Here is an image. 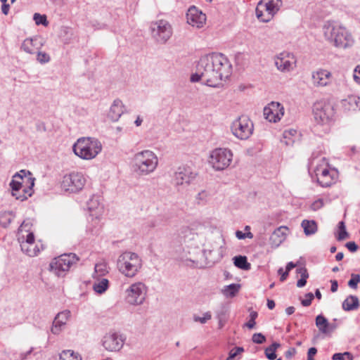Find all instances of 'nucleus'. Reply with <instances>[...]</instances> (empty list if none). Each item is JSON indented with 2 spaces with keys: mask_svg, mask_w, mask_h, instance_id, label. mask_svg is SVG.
<instances>
[{
  "mask_svg": "<svg viewBox=\"0 0 360 360\" xmlns=\"http://www.w3.org/2000/svg\"><path fill=\"white\" fill-rule=\"evenodd\" d=\"M231 70V64L224 54L212 53L200 58L196 72L191 75V81H201L209 86L217 87L230 77Z\"/></svg>",
  "mask_w": 360,
  "mask_h": 360,
  "instance_id": "obj_1",
  "label": "nucleus"
},
{
  "mask_svg": "<svg viewBox=\"0 0 360 360\" xmlns=\"http://www.w3.org/2000/svg\"><path fill=\"white\" fill-rule=\"evenodd\" d=\"M327 41L338 49H347L354 44L352 34L345 27L332 22H327L323 27Z\"/></svg>",
  "mask_w": 360,
  "mask_h": 360,
  "instance_id": "obj_2",
  "label": "nucleus"
},
{
  "mask_svg": "<svg viewBox=\"0 0 360 360\" xmlns=\"http://www.w3.org/2000/svg\"><path fill=\"white\" fill-rule=\"evenodd\" d=\"M31 175L29 171L22 169L13 176L9 185L12 189L11 194L16 200L24 201L32 195L34 178Z\"/></svg>",
  "mask_w": 360,
  "mask_h": 360,
  "instance_id": "obj_3",
  "label": "nucleus"
},
{
  "mask_svg": "<svg viewBox=\"0 0 360 360\" xmlns=\"http://www.w3.org/2000/svg\"><path fill=\"white\" fill-rule=\"evenodd\" d=\"M158 162V158L154 152L144 150L134 155L133 169L139 176H147L156 169Z\"/></svg>",
  "mask_w": 360,
  "mask_h": 360,
  "instance_id": "obj_4",
  "label": "nucleus"
},
{
  "mask_svg": "<svg viewBox=\"0 0 360 360\" xmlns=\"http://www.w3.org/2000/svg\"><path fill=\"white\" fill-rule=\"evenodd\" d=\"M198 235L191 231H186L184 236V245L182 251L179 254V259L186 265L198 264L200 257L202 255V250L196 245Z\"/></svg>",
  "mask_w": 360,
  "mask_h": 360,
  "instance_id": "obj_5",
  "label": "nucleus"
},
{
  "mask_svg": "<svg viewBox=\"0 0 360 360\" xmlns=\"http://www.w3.org/2000/svg\"><path fill=\"white\" fill-rule=\"evenodd\" d=\"M119 271L128 278L134 277L142 267V259L132 252H124L121 254L117 262Z\"/></svg>",
  "mask_w": 360,
  "mask_h": 360,
  "instance_id": "obj_6",
  "label": "nucleus"
},
{
  "mask_svg": "<svg viewBox=\"0 0 360 360\" xmlns=\"http://www.w3.org/2000/svg\"><path fill=\"white\" fill-rule=\"evenodd\" d=\"M101 150V143L97 139L91 137L80 138L73 146L75 154L84 160L96 158Z\"/></svg>",
  "mask_w": 360,
  "mask_h": 360,
  "instance_id": "obj_7",
  "label": "nucleus"
},
{
  "mask_svg": "<svg viewBox=\"0 0 360 360\" xmlns=\"http://www.w3.org/2000/svg\"><path fill=\"white\" fill-rule=\"evenodd\" d=\"M311 165L314 166L317 182L322 187L330 186L335 182L337 174L335 171L328 169V163L325 158L323 157L321 159L313 158Z\"/></svg>",
  "mask_w": 360,
  "mask_h": 360,
  "instance_id": "obj_8",
  "label": "nucleus"
},
{
  "mask_svg": "<svg viewBox=\"0 0 360 360\" xmlns=\"http://www.w3.org/2000/svg\"><path fill=\"white\" fill-rule=\"evenodd\" d=\"M282 6L281 0H261L256 8L257 18L262 22H269Z\"/></svg>",
  "mask_w": 360,
  "mask_h": 360,
  "instance_id": "obj_9",
  "label": "nucleus"
},
{
  "mask_svg": "<svg viewBox=\"0 0 360 360\" xmlns=\"http://www.w3.org/2000/svg\"><path fill=\"white\" fill-rule=\"evenodd\" d=\"M233 153L227 148H218L212 150L209 157V162L214 169L224 170L232 162Z\"/></svg>",
  "mask_w": 360,
  "mask_h": 360,
  "instance_id": "obj_10",
  "label": "nucleus"
},
{
  "mask_svg": "<svg viewBox=\"0 0 360 360\" xmlns=\"http://www.w3.org/2000/svg\"><path fill=\"white\" fill-rule=\"evenodd\" d=\"M313 115L315 122L320 125H328L334 117L333 107L328 102L319 101L313 105Z\"/></svg>",
  "mask_w": 360,
  "mask_h": 360,
  "instance_id": "obj_11",
  "label": "nucleus"
},
{
  "mask_svg": "<svg viewBox=\"0 0 360 360\" xmlns=\"http://www.w3.org/2000/svg\"><path fill=\"white\" fill-rule=\"evenodd\" d=\"M78 261L79 257L74 253L63 254L53 259L50 269L58 276H63Z\"/></svg>",
  "mask_w": 360,
  "mask_h": 360,
  "instance_id": "obj_12",
  "label": "nucleus"
},
{
  "mask_svg": "<svg viewBox=\"0 0 360 360\" xmlns=\"http://www.w3.org/2000/svg\"><path fill=\"white\" fill-rule=\"evenodd\" d=\"M147 291L148 288L143 283H134L125 290V301L130 305H141L146 300Z\"/></svg>",
  "mask_w": 360,
  "mask_h": 360,
  "instance_id": "obj_13",
  "label": "nucleus"
},
{
  "mask_svg": "<svg viewBox=\"0 0 360 360\" xmlns=\"http://www.w3.org/2000/svg\"><path fill=\"white\" fill-rule=\"evenodd\" d=\"M231 129L236 138L246 140L252 135L254 126L248 117L242 115L232 122Z\"/></svg>",
  "mask_w": 360,
  "mask_h": 360,
  "instance_id": "obj_14",
  "label": "nucleus"
},
{
  "mask_svg": "<svg viewBox=\"0 0 360 360\" xmlns=\"http://www.w3.org/2000/svg\"><path fill=\"white\" fill-rule=\"evenodd\" d=\"M153 38L160 44H165L172 35V27L166 20H159L150 24Z\"/></svg>",
  "mask_w": 360,
  "mask_h": 360,
  "instance_id": "obj_15",
  "label": "nucleus"
},
{
  "mask_svg": "<svg viewBox=\"0 0 360 360\" xmlns=\"http://www.w3.org/2000/svg\"><path fill=\"white\" fill-rule=\"evenodd\" d=\"M86 183L84 175L79 172H72L63 176L61 187L65 191L76 193L81 191Z\"/></svg>",
  "mask_w": 360,
  "mask_h": 360,
  "instance_id": "obj_16",
  "label": "nucleus"
},
{
  "mask_svg": "<svg viewBox=\"0 0 360 360\" xmlns=\"http://www.w3.org/2000/svg\"><path fill=\"white\" fill-rule=\"evenodd\" d=\"M198 174L189 167H180L174 172L173 183L175 186H188L196 178Z\"/></svg>",
  "mask_w": 360,
  "mask_h": 360,
  "instance_id": "obj_17",
  "label": "nucleus"
},
{
  "mask_svg": "<svg viewBox=\"0 0 360 360\" xmlns=\"http://www.w3.org/2000/svg\"><path fill=\"white\" fill-rule=\"evenodd\" d=\"M275 65L282 72L292 71L297 66V59L291 53L283 52L275 59Z\"/></svg>",
  "mask_w": 360,
  "mask_h": 360,
  "instance_id": "obj_18",
  "label": "nucleus"
},
{
  "mask_svg": "<svg viewBox=\"0 0 360 360\" xmlns=\"http://www.w3.org/2000/svg\"><path fill=\"white\" fill-rule=\"evenodd\" d=\"M125 338L120 333L110 332L103 339V345L106 350L110 352L120 351L124 343Z\"/></svg>",
  "mask_w": 360,
  "mask_h": 360,
  "instance_id": "obj_19",
  "label": "nucleus"
},
{
  "mask_svg": "<svg viewBox=\"0 0 360 360\" xmlns=\"http://www.w3.org/2000/svg\"><path fill=\"white\" fill-rule=\"evenodd\" d=\"M284 115V108L278 102H271L264 108V116L269 122H276Z\"/></svg>",
  "mask_w": 360,
  "mask_h": 360,
  "instance_id": "obj_20",
  "label": "nucleus"
},
{
  "mask_svg": "<svg viewBox=\"0 0 360 360\" xmlns=\"http://www.w3.org/2000/svg\"><path fill=\"white\" fill-rule=\"evenodd\" d=\"M332 74L326 69L319 68L311 72V83L315 87H323L330 84Z\"/></svg>",
  "mask_w": 360,
  "mask_h": 360,
  "instance_id": "obj_21",
  "label": "nucleus"
},
{
  "mask_svg": "<svg viewBox=\"0 0 360 360\" xmlns=\"http://www.w3.org/2000/svg\"><path fill=\"white\" fill-rule=\"evenodd\" d=\"M187 22L193 27H202L206 21V15L195 6H191L186 13Z\"/></svg>",
  "mask_w": 360,
  "mask_h": 360,
  "instance_id": "obj_22",
  "label": "nucleus"
},
{
  "mask_svg": "<svg viewBox=\"0 0 360 360\" xmlns=\"http://www.w3.org/2000/svg\"><path fill=\"white\" fill-rule=\"evenodd\" d=\"M87 208L92 219H98L103 212V206L98 196L94 195L87 202Z\"/></svg>",
  "mask_w": 360,
  "mask_h": 360,
  "instance_id": "obj_23",
  "label": "nucleus"
},
{
  "mask_svg": "<svg viewBox=\"0 0 360 360\" xmlns=\"http://www.w3.org/2000/svg\"><path fill=\"white\" fill-rule=\"evenodd\" d=\"M70 316V311L65 310L58 313L54 319L53 326L51 327V333L56 335L62 330Z\"/></svg>",
  "mask_w": 360,
  "mask_h": 360,
  "instance_id": "obj_24",
  "label": "nucleus"
},
{
  "mask_svg": "<svg viewBox=\"0 0 360 360\" xmlns=\"http://www.w3.org/2000/svg\"><path fill=\"white\" fill-rule=\"evenodd\" d=\"M124 112V105L120 99H115L111 105L108 117L112 122L119 120L122 115Z\"/></svg>",
  "mask_w": 360,
  "mask_h": 360,
  "instance_id": "obj_25",
  "label": "nucleus"
},
{
  "mask_svg": "<svg viewBox=\"0 0 360 360\" xmlns=\"http://www.w3.org/2000/svg\"><path fill=\"white\" fill-rule=\"evenodd\" d=\"M288 228L280 226L276 229L270 236V242L273 247H278L285 239Z\"/></svg>",
  "mask_w": 360,
  "mask_h": 360,
  "instance_id": "obj_26",
  "label": "nucleus"
},
{
  "mask_svg": "<svg viewBox=\"0 0 360 360\" xmlns=\"http://www.w3.org/2000/svg\"><path fill=\"white\" fill-rule=\"evenodd\" d=\"M41 46L42 44H37V38H27L22 41L20 49L27 53L34 54Z\"/></svg>",
  "mask_w": 360,
  "mask_h": 360,
  "instance_id": "obj_27",
  "label": "nucleus"
},
{
  "mask_svg": "<svg viewBox=\"0 0 360 360\" xmlns=\"http://www.w3.org/2000/svg\"><path fill=\"white\" fill-rule=\"evenodd\" d=\"M342 106L347 111L360 110V97L356 95L349 96L342 101Z\"/></svg>",
  "mask_w": 360,
  "mask_h": 360,
  "instance_id": "obj_28",
  "label": "nucleus"
},
{
  "mask_svg": "<svg viewBox=\"0 0 360 360\" xmlns=\"http://www.w3.org/2000/svg\"><path fill=\"white\" fill-rule=\"evenodd\" d=\"M342 309L345 311H352L359 307V298L356 295H349L342 302Z\"/></svg>",
  "mask_w": 360,
  "mask_h": 360,
  "instance_id": "obj_29",
  "label": "nucleus"
},
{
  "mask_svg": "<svg viewBox=\"0 0 360 360\" xmlns=\"http://www.w3.org/2000/svg\"><path fill=\"white\" fill-rule=\"evenodd\" d=\"M301 226L304 229V233L307 236L314 234L318 229L317 224L314 220L304 219L302 221Z\"/></svg>",
  "mask_w": 360,
  "mask_h": 360,
  "instance_id": "obj_30",
  "label": "nucleus"
},
{
  "mask_svg": "<svg viewBox=\"0 0 360 360\" xmlns=\"http://www.w3.org/2000/svg\"><path fill=\"white\" fill-rule=\"evenodd\" d=\"M316 325L319 328V331L322 333H327L329 332L330 325L328 323L326 318L323 315H318L316 318Z\"/></svg>",
  "mask_w": 360,
  "mask_h": 360,
  "instance_id": "obj_31",
  "label": "nucleus"
},
{
  "mask_svg": "<svg viewBox=\"0 0 360 360\" xmlns=\"http://www.w3.org/2000/svg\"><path fill=\"white\" fill-rule=\"evenodd\" d=\"M234 265L243 270H249L251 268L250 264L248 262L245 256L238 255L233 259Z\"/></svg>",
  "mask_w": 360,
  "mask_h": 360,
  "instance_id": "obj_32",
  "label": "nucleus"
},
{
  "mask_svg": "<svg viewBox=\"0 0 360 360\" xmlns=\"http://www.w3.org/2000/svg\"><path fill=\"white\" fill-rule=\"evenodd\" d=\"M108 280L107 278H101L94 283L93 289L98 294L105 292L108 288Z\"/></svg>",
  "mask_w": 360,
  "mask_h": 360,
  "instance_id": "obj_33",
  "label": "nucleus"
},
{
  "mask_svg": "<svg viewBox=\"0 0 360 360\" xmlns=\"http://www.w3.org/2000/svg\"><path fill=\"white\" fill-rule=\"evenodd\" d=\"M13 215L11 212H4L0 213V224L4 226H8L12 221Z\"/></svg>",
  "mask_w": 360,
  "mask_h": 360,
  "instance_id": "obj_34",
  "label": "nucleus"
},
{
  "mask_svg": "<svg viewBox=\"0 0 360 360\" xmlns=\"http://www.w3.org/2000/svg\"><path fill=\"white\" fill-rule=\"evenodd\" d=\"M297 272L300 274L301 278L297 282V286L298 288L304 287L307 283V279L309 277V274L306 268H299L297 269Z\"/></svg>",
  "mask_w": 360,
  "mask_h": 360,
  "instance_id": "obj_35",
  "label": "nucleus"
},
{
  "mask_svg": "<svg viewBox=\"0 0 360 360\" xmlns=\"http://www.w3.org/2000/svg\"><path fill=\"white\" fill-rule=\"evenodd\" d=\"M240 285L236 283H232L225 286L224 293L226 296L233 297L239 291Z\"/></svg>",
  "mask_w": 360,
  "mask_h": 360,
  "instance_id": "obj_36",
  "label": "nucleus"
},
{
  "mask_svg": "<svg viewBox=\"0 0 360 360\" xmlns=\"http://www.w3.org/2000/svg\"><path fill=\"white\" fill-rule=\"evenodd\" d=\"M297 134V131L295 129H288L285 130L283 132V139L281 141L282 142H285L286 145H290L294 143V140L291 139L292 136H295Z\"/></svg>",
  "mask_w": 360,
  "mask_h": 360,
  "instance_id": "obj_37",
  "label": "nucleus"
},
{
  "mask_svg": "<svg viewBox=\"0 0 360 360\" xmlns=\"http://www.w3.org/2000/svg\"><path fill=\"white\" fill-rule=\"evenodd\" d=\"M60 360H80L79 356L75 354L72 350H64L63 351L59 356Z\"/></svg>",
  "mask_w": 360,
  "mask_h": 360,
  "instance_id": "obj_38",
  "label": "nucleus"
},
{
  "mask_svg": "<svg viewBox=\"0 0 360 360\" xmlns=\"http://www.w3.org/2000/svg\"><path fill=\"white\" fill-rule=\"evenodd\" d=\"M20 247L22 251L26 253L30 257L36 256L37 252H39V250H37L34 245H30L27 243H21Z\"/></svg>",
  "mask_w": 360,
  "mask_h": 360,
  "instance_id": "obj_39",
  "label": "nucleus"
},
{
  "mask_svg": "<svg viewBox=\"0 0 360 360\" xmlns=\"http://www.w3.org/2000/svg\"><path fill=\"white\" fill-rule=\"evenodd\" d=\"M353 356L351 353L345 352L344 353H335L333 355V360H352Z\"/></svg>",
  "mask_w": 360,
  "mask_h": 360,
  "instance_id": "obj_40",
  "label": "nucleus"
},
{
  "mask_svg": "<svg viewBox=\"0 0 360 360\" xmlns=\"http://www.w3.org/2000/svg\"><path fill=\"white\" fill-rule=\"evenodd\" d=\"M358 283H360V274H352L351 278L348 281V286L352 289H356Z\"/></svg>",
  "mask_w": 360,
  "mask_h": 360,
  "instance_id": "obj_41",
  "label": "nucleus"
},
{
  "mask_svg": "<svg viewBox=\"0 0 360 360\" xmlns=\"http://www.w3.org/2000/svg\"><path fill=\"white\" fill-rule=\"evenodd\" d=\"M36 53L37 60L41 64L47 63L51 60L49 55L46 52L39 51V50H38Z\"/></svg>",
  "mask_w": 360,
  "mask_h": 360,
  "instance_id": "obj_42",
  "label": "nucleus"
},
{
  "mask_svg": "<svg viewBox=\"0 0 360 360\" xmlns=\"http://www.w3.org/2000/svg\"><path fill=\"white\" fill-rule=\"evenodd\" d=\"M95 273L98 276H103L108 272V266L105 263H98L95 265Z\"/></svg>",
  "mask_w": 360,
  "mask_h": 360,
  "instance_id": "obj_43",
  "label": "nucleus"
},
{
  "mask_svg": "<svg viewBox=\"0 0 360 360\" xmlns=\"http://www.w3.org/2000/svg\"><path fill=\"white\" fill-rule=\"evenodd\" d=\"M212 318V314L210 311L204 313L203 316L200 317L197 315L193 316V321L195 322H200L202 324L207 323Z\"/></svg>",
  "mask_w": 360,
  "mask_h": 360,
  "instance_id": "obj_44",
  "label": "nucleus"
},
{
  "mask_svg": "<svg viewBox=\"0 0 360 360\" xmlns=\"http://www.w3.org/2000/svg\"><path fill=\"white\" fill-rule=\"evenodd\" d=\"M258 314L257 311H252L250 314V320L245 324V326L249 329H252L255 324V319H257Z\"/></svg>",
  "mask_w": 360,
  "mask_h": 360,
  "instance_id": "obj_45",
  "label": "nucleus"
},
{
  "mask_svg": "<svg viewBox=\"0 0 360 360\" xmlns=\"http://www.w3.org/2000/svg\"><path fill=\"white\" fill-rule=\"evenodd\" d=\"M33 19L35 21V23L37 25H47L48 22L46 20V16L45 15H41L39 13H34Z\"/></svg>",
  "mask_w": 360,
  "mask_h": 360,
  "instance_id": "obj_46",
  "label": "nucleus"
},
{
  "mask_svg": "<svg viewBox=\"0 0 360 360\" xmlns=\"http://www.w3.org/2000/svg\"><path fill=\"white\" fill-rule=\"evenodd\" d=\"M209 194L206 191H202L196 196V200L198 204H204L208 198Z\"/></svg>",
  "mask_w": 360,
  "mask_h": 360,
  "instance_id": "obj_47",
  "label": "nucleus"
},
{
  "mask_svg": "<svg viewBox=\"0 0 360 360\" xmlns=\"http://www.w3.org/2000/svg\"><path fill=\"white\" fill-rule=\"evenodd\" d=\"M252 340L254 343L262 344L266 341V338L263 334L258 333L252 335Z\"/></svg>",
  "mask_w": 360,
  "mask_h": 360,
  "instance_id": "obj_48",
  "label": "nucleus"
},
{
  "mask_svg": "<svg viewBox=\"0 0 360 360\" xmlns=\"http://www.w3.org/2000/svg\"><path fill=\"white\" fill-rule=\"evenodd\" d=\"M314 295L311 292H309L306 294L305 299L302 300V304L304 307H308L311 304L312 300L314 299Z\"/></svg>",
  "mask_w": 360,
  "mask_h": 360,
  "instance_id": "obj_49",
  "label": "nucleus"
},
{
  "mask_svg": "<svg viewBox=\"0 0 360 360\" xmlns=\"http://www.w3.org/2000/svg\"><path fill=\"white\" fill-rule=\"evenodd\" d=\"M244 352V348L242 347H236L233 348L230 352L229 355L231 356L233 359L238 356V354Z\"/></svg>",
  "mask_w": 360,
  "mask_h": 360,
  "instance_id": "obj_50",
  "label": "nucleus"
},
{
  "mask_svg": "<svg viewBox=\"0 0 360 360\" xmlns=\"http://www.w3.org/2000/svg\"><path fill=\"white\" fill-rule=\"evenodd\" d=\"M323 206V201L322 199H318L317 200H315L311 205V209L314 211H316L319 209H321Z\"/></svg>",
  "mask_w": 360,
  "mask_h": 360,
  "instance_id": "obj_51",
  "label": "nucleus"
},
{
  "mask_svg": "<svg viewBox=\"0 0 360 360\" xmlns=\"http://www.w3.org/2000/svg\"><path fill=\"white\" fill-rule=\"evenodd\" d=\"M281 347L278 342H273L270 346L265 349V352H274L276 353V350Z\"/></svg>",
  "mask_w": 360,
  "mask_h": 360,
  "instance_id": "obj_52",
  "label": "nucleus"
},
{
  "mask_svg": "<svg viewBox=\"0 0 360 360\" xmlns=\"http://www.w3.org/2000/svg\"><path fill=\"white\" fill-rule=\"evenodd\" d=\"M281 347L278 342H273L270 346L265 349V352H274L276 353V350Z\"/></svg>",
  "mask_w": 360,
  "mask_h": 360,
  "instance_id": "obj_53",
  "label": "nucleus"
},
{
  "mask_svg": "<svg viewBox=\"0 0 360 360\" xmlns=\"http://www.w3.org/2000/svg\"><path fill=\"white\" fill-rule=\"evenodd\" d=\"M217 319L218 320L226 319L227 320L226 310L221 309L217 311Z\"/></svg>",
  "mask_w": 360,
  "mask_h": 360,
  "instance_id": "obj_54",
  "label": "nucleus"
},
{
  "mask_svg": "<svg viewBox=\"0 0 360 360\" xmlns=\"http://www.w3.org/2000/svg\"><path fill=\"white\" fill-rule=\"evenodd\" d=\"M345 246L350 252H356L358 249V245L353 241L347 243Z\"/></svg>",
  "mask_w": 360,
  "mask_h": 360,
  "instance_id": "obj_55",
  "label": "nucleus"
},
{
  "mask_svg": "<svg viewBox=\"0 0 360 360\" xmlns=\"http://www.w3.org/2000/svg\"><path fill=\"white\" fill-rule=\"evenodd\" d=\"M353 77L354 81L357 84H360V65H357L354 69V73Z\"/></svg>",
  "mask_w": 360,
  "mask_h": 360,
  "instance_id": "obj_56",
  "label": "nucleus"
},
{
  "mask_svg": "<svg viewBox=\"0 0 360 360\" xmlns=\"http://www.w3.org/2000/svg\"><path fill=\"white\" fill-rule=\"evenodd\" d=\"M34 236L32 233H29L27 236L26 240L22 243H27L30 245H34Z\"/></svg>",
  "mask_w": 360,
  "mask_h": 360,
  "instance_id": "obj_57",
  "label": "nucleus"
},
{
  "mask_svg": "<svg viewBox=\"0 0 360 360\" xmlns=\"http://www.w3.org/2000/svg\"><path fill=\"white\" fill-rule=\"evenodd\" d=\"M317 352V349L315 347H311L309 349L307 352V360H314L313 356H314Z\"/></svg>",
  "mask_w": 360,
  "mask_h": 360,
  "instance_id": "obj_58",
  "label": "nucleus"
},
{
  "mask_svg": "<svg viewBox=\"0 0 360 360\" xmlns=\"http://www.w3.org/2000/svg\"><path fill=\"white\" fill-rule=\"evenodd\" d=\"M348 237H349V234L347 232V231L346 230H342V231H339L338 236L337 237V240H345V238H347Z\"/></svg>",
  "mask_w": 360,
  "mask_h": 360,
  "instance_id": "obj_59",
  "label": "nucleus"
},
{
  "mask_svg": "<svg viewBox=\"0 0 360 360\" xmlns=\"http://www.w3.org/2000/svg\"><path fill=\"white\" fill-rule=\"evenodd\" d=\"M278 274L279 275H281V278H280L281 281H284L286 280V278H287V277L288 276L289 272H288L286 271H283V268H280L278 270Z\"/></svg>",
  "mask_w": 360,
  "mask_h": 360,
  "instance_id": "obj_60",
  "label": "nucleus"
},
{
  "mask_svg": "<svg viewBox=\"0 0 360 360\" xmlns=\"http://www.w3.org/2000/svg\"><path fill=\"white\" fill-rule=\"evenodd\" d=\"M296 354V349L294 347L290 348L285 352V356L287 359H290Z\"/></svg>",
  "mask_w": 360,
  "mask_h": 360,
  "instance_id": "obj_61",
  "label": "nucleus"
},
{
  "mask_svg": "<svg viewBox=\"0 0 360 360\" xmlns=\"http://www.w3.org/2000/svg\"><path fill=\"white\" fill-rule=\"evenodd\" d=\"M265 356L266 358L269 360H274L276 359V354L274 352H265L264 351Z\"/></svg>",
  "mask_w": 360,
  "mask_h": 360,
  "instance_id": "obj_62",
  "label": "nucleus"
},
{
  "mask_svg": "<svg viewBox=\"0 0 360 360\" xmlns=\"http://www.w3.org/2000/svg\"><path fill=\"white\" fill-rule=\"evenodd\" d=\"M330 283H331L330 290L333 292H335L338 290V281L336 280H331Z\"/></svg>",
  "mask_w": 360,
  "mask_h": 360,
  "instance_id": "obj_63",
  "label": "nucleus"
},
{
  "mask_svg": "<svg viewBox=\"0 0 360 360\" xmlns=\"http://www.w3.org/2000/svg\"><path fill=\"white\" fill-rule=\"evenodd\" d=\"M32 351H33V348L32 347L27 352L21 353L20 354V360H25L27 359V356L30 355L32 352Z\"/></svg>",
  "mask_w": 360,
  "mask_h": 360,
  "instance_id": "obj_64",
  "label": "nucleus"
}]
</instances>
